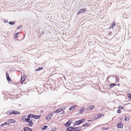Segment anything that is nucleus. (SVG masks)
<instances>
[{
	"label": "nucleus",
	"instance_id": "obj_1",
	"mask_svg": "<svg viewBox=\"0 0 131 131\" xmlns=\"http://www.w3.org/2000/svg\"><path fill=\"white\" fill-rule=\"evenodd\" d=\"M85 120V119L83 118L82 119H80L78 121H76L74 124L73 126H75L78 125L82 123H83L84 121Z\"/></svg>",
	"mask_w": 131,
	"mask_h": 131
},
{
	"label": "nucleus",
	"instance_id": "obj_2",
	"mask_svg": "<svg viewBox=\"0 0 131 131\" xmlns=\"http://www.w3.org/2000/svg\"><path fill=\"white\" fill-rule=\"evenodd\" d=\"M66 108V107H63L61 108H59L58 109H57L55 111H53V113H59L61 111H63Z\"/></svg>",
	"mask_w": 131,
	"mask_h": 131
},
{
	"label": "nucleus",
	"instance_id": "obj_3",
	"mask_svg": "<svg viewBox=\"0 0 131 131\" xmlns=\"http://www.w3.org/2000/svg\"><path fill=\"white\" fill-rule=\"evenodd\" d=\"M86 11L87 9L86 8H84L82 9H81L78 12L77 14L78 15L81 13H84L86 12Z\"/></svg>",
	"mask_w": 131,
	"mask_h": 131
},
{
	"label": "nucleus",
	"instance_id": "obj_4",
	"mask_svg": "<svg viewBox=\"0 0 131 131\" xmlns=\"http://www.w3.org/2000/svg\"><path fill=\"white\" fill-rule=\"evenodd\" d=\"M66 130L68 131H76V130L75 129V127L72 126H70L68 127Z\"/></svg>",
	"mask_w": 131,
	"mask_h": 131
},
{
	"label": "nucleus",
	"instance_id": "obj_5",
	"mask_svg": "<svg viewBox=\"0 0 131 131\" xmlns=\"http://www.w3.org/2000/svg\"><path fill=\"white\" fill-rule=\"evenodd\" d=\"M53 114L52 113H51L50 114L48 115L46 117V119L48 121H49L50 119V118L52 117Z\"/></svg>",
	"mask_w": 131,
	"mask_h": 131
},
{
	"label": "nucleus",
	"instance_id": "obj_6",
	"mask_svg": "<svg viewBox=\"0 0 131 131\" xmlns=\"http://www.w3.org/2000/svg\"><path fill=\"white\" fill-rule=\"evenodd\" d=\"M32 118L35 119H39L41 116V115H36L32 114Z\"/></svg>",
	"mask_w": 131,
	"mask_h": 131
},
{
	"label": "nucleus",
	"instance_id": "obj_7",
	"mask_svg": "<svg viewBox=\"0 0 131 131\" xmlns=\"http://www.w3.org/2000/svg\"><path fill=\"white\" fill-rule=\"evenodd\" d=\"M11 112H12V114H14V115L19 114L20 113V112H19L13 110H11Z\"/></svg>",
	"mask_w": 131,
	"mask_h": 131
},
{
	"label": "nucleus",
	"instance_id": "obj_8",
	"mask_svg": "<svg viewBox=\"0 0 131 131\" xmlns=\"http://www.w3.org/2000/svg\"><path fill=\"white\" fill-rule=\"evenodd\" d=\"M123 125L121 122H119L117 124V126L118 128H122L123 127Z\"/></svg>",
	"mask_w": 131,
	"mask_h": 131
},
{
	"label": "nucleus",
	"instance_id": "obj_9",
	"mask_svg": "<svg viewBox=\"0 0 131 131\" xmlns=\"http://www.w3.org/2000/svg\"><path fill=\"white\" fill-rule=\"evenodd\" d=\"M95 107V106L94 105H92V106H91L89 107H88L86 109L85 111H87V110H92Z\"/></svg>",
	"mask_w": 131,
	"mask_h": 131
},
{
	"label": "nucleus",
	"instance_id": "obj_10",
	"mask_svg": "<svg viewBox=\"0 0 131 131\" xmlns=\"http://www.w3.org/2000/svg\"><path fill=\"white\" fill-rule=\"evenodd\" d=\"M25 131H32V129L27 127H25L24 128Z\"/></svg>",
	"mask_w": 131,
	"mask_h": 131
},
{
	"label": "nucleus",
	"instance_id": "obj_11",
	"mask_svg": "<svg viewBox=\"0 0 131 131\" xmlns=\"http://www.w3.org/2000/svg\"><path fill=\"white\" fill-rule=\"evenodd\" d=\"M6 75L7 80L8 81H11V79L10 78L8 73L7 72L6 73Z\"/></svg>",
	"mask_w": 131,
	"mask_h": 131
},
{
	"label": "nucleus",
	"instance_id": "obj_12",
	"mask_svg": "<svg viewBox=\"0 0 131 131\" xmlns=\"http://www.w3.org/2000/svg\"><path fill=\"white\" fill-rule=\"evenodd\" d=\"M70 124H71L70 122L68 121L67 122L64 124V125L66 127H68L70 125Z\"/></svg>",
	"mask_w": 131,
	"mask_h": 131
},
{
	"label": "nucleus",
	"instance_id": "obj_13",
	"mask_svg": "<svg viewBox=\"0 0 131 131\" xmlns=\"http://www.w3.org/2000/svg\"><path fill=\"white\" fill-rule=\"evenodd\" d=\"M8 122L10 123H14L15 122V121L13 119H10L8 120Z\"/></svg>",
	"mask_w": 131,
	"mask_h": 131
},
{
	"label": "nucleus",
	"instance_id": "obj_14",
	"mask_svg": "<svg viewBox=\"0 0 131 131\" xmlns=\"http://www.w3.org/2000/svg\"><path fill=\"white\" fill-rule=\"evenodd\" d=\"M82 126L75 127L76 131H80L81 130Z\"/></svg>",
	"mask_w": 131,
	"mask_h": 131
},
{
	"label": "nucleus",
	"instance_id": "obj_15",
	"mask_svg": "<svg viewBox=\"0 0 131 131\" xmlns=\"http://www.w3.org/2000/svg\"><path fill=\"white\" fill-rule=\"evenodd\" d=\"M25 81V79L24 78V75H23V77H21L20 80V83L22 84V83L24 81Z\"/></svg>",
	"mask_w": 131,
	"mask_h": 131
},
{
	"label": "nucleus",
	"instance_id": "obj_16",
	"mask_svg": "<svg viewBox=\"0 0 131 131\" xmlns=\"http://www.w3.org/2000/svg\"><path fill=\"white\" fill-rule=\"evenodd\" d=\"M89 123H86L84 124L82 126L83 127L85 126H88L90 125L89 124Z\"/></svg>",
	"mask_w": 131,
	"mask_h": 131
},
{
	"label": "nucleus",
	"instance_id": "obj_17",
	"mask_svg": "<svg viewBox=\"0 0 131 131\" xmlns=\"http://www.w3.org/2000/svg\"><path fill=\"white\" fill-rule=\"evenodd\" d=\"M116 85V84L114 83H112L110 85V88H112L114 86Z\"/></svg>",
	"mask_w": 131,
	"mask_h": 131
},
{
	"label": "nucleus",
	"instance_id": "obj_18",
	"mask_svg": "<svg viewBox=\"0 0 131 131\" xmlns=\"http://www.w3.org/2000/svg\"><path fill=\"white\" fill-rule=\"evenodd\" d=\"M84 108L83 107L81 108L80 110L79 111V113H82L84 111Z\"/></svg>",
	"mask_w": 131,
	"mask_h": 131
},
{
	"label": "nucleus",
	"instance_id": "obj_19",
	"mask_svg": "<svg viewBox=\"0 0 131 131\" xmlns=\"http://www.w3.org/2000/svg\"><path fill=\"white\" fill-rule=\"evenodd\" d=\"M8 23L11 25H15V21H10L8 22Z\"/></svg>",
	"mask_w": 131,
	"mask_h": 131
},
{
	"label": "nucleus",
	"instance_id": "obj_20",
	"mask_svg": "<svg viewBox=\"0 0 131 131\" xmlns=\"http://www.w3.org/2000/svg\"><path fill=\"white\" fill-rule=\"evenodd\" d=\"M43 69V68L42 67H39L38 68L35 69V71H40L41 70H42Z\"/></svg>",
	"mask_w": 131,
	"mask_h": 131
},
{
	"label": "nucleus",
	"instance_id": "obj_21",
	"mask_svg": "<svg viewBox=\"0 0 131 131\" xmlns=\"http://www.w3.org/2000/svg\"><path fill=\"white\" fill-rule=\"evenodd\" d=\"M75 107H76L75 106H72L69 108V110L70 111H72L73 110H75Z\"/></svg>",
	"mask_w": 131,
	"mask_h": 131
},
{
	"label": "nucleus",
	"instance_id": "obj_22",
	"mask_svg": "<svg viewBox=\"0 0 131 131\" xmlns=\"http://www.w3.org/2000/svg\"><path fill=\"white\" fill-rule=\"evenodd\" d=\"M116 80L117 82H118L119 81V77L118 76L116 75L115 76Z\"/></svg>",
	"mask_w": 131,
	"mask_h": 131
},
{
	"label": "nucleus",
	"instance_id": "obj_23",
	"mask_svg": "<svg viewBox=\"0 0 131 131\" xmlns=\"http://www.w3.org/2000/svg\"><path fill=\"white\" fill-rule=\"evenodd\" d=\"M104 115L103 114H101L100 115H97V118H100L104 116Z\"/></svg>",
	"mask_w": 131,
	"mask_h": 131
},
{
	"label": "nucleus",
	"instance_id": "obj_24",
	"mask_svg": "<svg viewBox=\"0 0 131 131\" xmlns=\"http://www.w3.org/2000/svg\"><path fill=\"white\" fill-rule=\"evenodd\" d=\"M116 23H115V22L113 21L111 25L112 27V28H113L116 25Z\"/></svg>",
	"mask_w": 131,
	"mask_h": 131
},
{
	"label": "nucleus",
	"instance_id": "obj_25",
	"mask_svg": "<svg viewBox=\"0 0 131 131\" xmlns=\"http://www.w3.org/2000/svg\"><path fill=\"white\" fill-rule=\"evenodd\" d=\"M19 34V32H17L15 34V38H17L18 37Z\"/></svg>",
	"mask_w": 131,
	"mask_h": 131
},
{
	"label": "nucleus",
	"instance_id": "obj_26",
	"mask_svg": "<svg viewBox=\"0 0 131 131\" xmlns=\"http://www.w3.org/2000/svg\"><path fill=\"white\" fill-rule=\"evenodd\" d=\"M11 110H9V111H8L7 112H6V113L8 115H10V114H12V112H11Z\"/></svg>",
	"mask_w": 131,
	"mask_h": 131
},
{
	"label": "nucleus",
	"instance_id": "obj_27",
	"mask_svg": "<svg viewBox=\"0 0 131 131\" xmlns=\"http://www.w3.org/2000/svg\"><path fill=\"white\" fill-rule=\"evenodd\" d=\"M129 117L125 116L124 118V120L125 121H128L129 119Z\"/></svg>",
	"mask_w": 131,
	"mask_h": 131
},
{
	"label": "nucleus",
	"instance_id": "obj_28",
	"mask_svg": "<svg viewBox=\"0 0 131 131\" xmlns=\"http://www.w3.org/2000/svg\"><path fill=\"white\" fill-rule=\"evenodd\" d=\"M47 125H45L43 126V127L41 128L42 129L45 130L47 128Z\"/></svg>",
	"mask_w": 131,
	"mask_h": 131
},
{
	"label": "nucleus",
	"instance_id": "obj_29",
	"mask_svg": "<svg viewBox=\"0 0 131 131\" xmlns=\"http://www.w3.org/2000/svg\"><path fill=\"white\" fill-rule=\"evenodd\" d=\"M28 125L30 126H32L33 124V123L32 122H28Z\"/></svg>",
	"mask_w": 131,
	"mask_h": 131
},
{
	"label": "nucleus",
	"instance_id": "obj_30",
	"mask_svg": "<svg viewBox=\"0 0 131 131\" xmlns=\"http://www.w3.org/2000/svg\"><path fill=\"white\" fill-rule=\"evenodd\" d=\"M6 123H7V122H5L4 123L2 124H1L0 125V126L1 127H3L4 126L6 125H7Z\"/></svg>",
	"mask_w": 131,
	"mask_h": 131
},
{
	"label": "nucleus",
	"instance_id": "obj_31",
	"mask_svg": "<svg viewBox=\"0 0 131 131\" xmlns=\"http://www.w3.org/2000/svg\"><path fill=\"white\" fill-rule=\"evenodd\" d=\"M22 118L23 121L24 120L25 121L26 119V115H24V116L22 117Z\"/></svg>",
	"mask_w": 131,
	"mask_h": 131
},
{
	"label": "nucleus",
	"instance_id": "obj_32",
	"mask_svg": "<svg viewBox=\"0 0 131 131\" xmlns=\"http://www.w3.org/2000/svg\"><path fill=\"white\" fill-rule=\"evenodd\" d=\"M127 96L129 99H130V100H131V95L130 93H128L127 94Z\"/></svg>",
	"mask_w": 131,
	"mask_h": 131
},
{
	"label": "nucleus",
	"instance_id": "obj_33",
	"mask_svg": "<svg viewBox=\"0 0 131 131\" xmlns=\"http://www.w3.org/2000/svg\"><path fill=\"white\" fill-rule=\"evenodd\" d=\"M32 117V115L31 114L30 115H28L27 116V118L29 119H30L31 117Z\"/></svg>",
	"mask_w": 131,
	"mask_h": 131
},
{
	"label": "nucleus",
	"instance_id": "obj_34",
	"mask_svg": "<svg viewBox=\"0 0 131 131\" xmlns=\"http://www.w3.org/2000/svg\"><path fill=\"white\" fill-rule=\"evenodd\" d=\"M109 128V127H103L102 129L104 130H106L108 129Z\"/></svg>",
	"mask_w": 131,
	"mask_h": 131
},
{
	"label": "nucleus",
	"instance_id": "obj_35",
	"mask_svg": "<svg viewBox=\"0 0 131 131\" xmlns=\"http://www.w3.org/2000/svg\"><path fill=\"white\" fill-rule=\"evenodd\" d=\"M29 120H30V119H28V118H27L26 119V120H25V121H26V122H29Z\"/></svg>",
	"mask_w": 131,
	"mask_h": 131
},
{
	"label": "nucleus",
	"instance_id": "obj_36",
	"mask_svg": "<svg viewBox=\"0 0 131 131\" xmlns=\"http://www.w3.org/2000/svg\"><path fill=\"white\" fill-rule=\"evenodd\" d=\"M119 108L120 109H122L124 108V107L121 106H119Z\"/></svg>",
	"mask_w": 131,
	"mask_h": 131
},
{
	"label": "nucleus",
	"instance_id": "obj_37",
	"mask_svg": "<svg viewBox=\"0 0 131 131\" xmlns=\"http://www.w3.org/2000/svg\"><path fill=\"white\" fill-rule=\"evenodd\" d=\"M22 27V26H18L17 27V29H19L21 28Z\"/></svg>",
	"mask_w": 131,
	"mask_h": 131
},
{
	"label": "nucleus",
	"instance_id": "obj_38",
	"mask_svg": "<svg viewBox=\"0 0 131 131\" xmlns=\"http://www.w3.org/2000/svg\"><path fill=\"white\" fill-rule=\"evenodd\" d=\"M121 112V111L120 110H118L117 111V112L118 113H119Z\"/></svg>",
	"mask_w": 131,
	"mask_h": 131
},
{
	"label": "nucleus",
	"instance_id": "obj_39",
	"mask_svg": "<svg viewBox=\"0 0 131 131\" xmlns=\"http://www.w3.org/2000/svg\"><path fill=\"white\" fill-rule=\"evenodd\" d=\"M4 22L5 23H7L8 22V20H5V19H4Z\"/></svg>",
	"mask_w": 131,
	"mask_h": 131
},
{
	"label": "nucleus",
	"instance_id": "obj_40",
	"mask_svg": "<svg viewBox=\"0 0 131 131\" xmlns=\"http://www.w3.org/2000/svg\"><path fill=\"white\" fill-rule=\"evenodd\" d=\"M68 121H69V122H70L71 124L72 122H73V119H71Z\"/></svg>",
	"mask_w": 131,
	"mask_h": 131
},
{
	"label": "nucleus",
	"instance_id": "obj_41",
	"mask_svg": "<svg viewBox=\"0 0 131 131\" xmlns=\"http://www.w3.org/2000/svg\"><path fill=\"white\" fill-rule=\"evenodd\" d=\"M98 118H97V117L96 118L95 117H93V120H96Z\"/></svg>",
	"mask_w": 131,
	"mask_h": 131
},
{
	"label": "nucleus",
	"instance_id": "obj_42",
	"mask_svg": "<svg viewBox=\"0 0 131 131\" xmlns=\"http://www.w3.org/2000/svg\"><path fill=\"white\" fill-rule=\"evenodd\" d=\"M32 119L31 118V119H30V120H29V122H32Z\"/></svg>",
	"mask_w": 131,
	"mask_h": 131
},
{
	"label": "nucleus",
	"instance_id": "obj_43",
	"mask_svg": "<svg viewBox=\"0 0 131 131\" xmlns=\"http://www.w3.org/2000/svg\"><path fill=\"white\" fill-rule=\"evenodd\" d=\"M62 113L63 114H65V112L64 111H62Z\"/></svg>",
	"mask_w": 131,
	"mask_h": 131
},
{
	"label": "nucleus",
	"instance_id": "obj_44",
	"mask_svg": "<svg viewBox=\"0 0 131 131\" xmlns=\"http://www.w3.org/2000/svg\"><path fill=\"white\" fill-rule=\"evenodd\" d=\"M6 125H10V124H9V123L7 122V123H6Z\"/></svg>",
	"mask_w": 131,
	"mask_h": 131
},
{
	"label": "nucleus",
	"instance_id": "obj_45",
	"mask_svg": "<svg viewBox=\"0 0 131 131\" xmlns=\"http://www.w3.org/2000/svg\"><path fill=\"white\" fill-rule=\"evenodd\" d=\"M44 32L43 31H42V32H41V34H42L43 35V34H44Z\"/></svg>",
	"mask_w": 131,
	"mask_h": 131
},
{
	"label": "nucleus",
	"instance_id": "obj_46",
	"mask_svg": "<svg viewBox=\"0 0 131 131\" xmlns=\"http://www.w3.org/2000/svg\"><path fill=\"white\" fill-rule=\"evenodd\" d=\"M111 28H112V27L111 25L110 27V29H111Z\"/></svg>",
	"mask_w": 131,
	"mask_h": 131
},
{
	"label": "nucleus",
	"instance_id": "obj_47",
	"mask_svg": "<svg viewBox=\"0 0 131 131\" xmlns=\"http://www.w3.org/2000/svg\"><path fill=\"white\" fill-rule=\"evenodd\" d=\"M91 121H92L91 120H88V122H91Z\"/></svg>",
	"mask_w": 131,
	"mask_h": 131
},
{
	"label": "nucleus",
	"instance_id": "obj_48",
	"mask_svg": "<svg viewBox=\"0 0 131 131\" xmlns=\"http://www.w3.org/2000/svg\"><path fill=\"white\" fill-rule=\"evenodd\" d=\"M120 85V84H117V85L118 86H119Z\"/></svg>",
	"mask_w": 131,
	"mask_h": 131
},
{
	"label": "nucleus",
	"instance_id": "obj_49",
	"mask_svg": "<svg viewBox=\"0 0 131 131\" xmlns=\"http://www.w3.org/2000/svg\"><path fill=\"white\" fill-rule=\"evenodd\" d=\"M21 131H25L24 130H24H22Z\"/></svg>",
	"mask_w": 131,
	"mask_h": 131
},
{
	"label": "nucleus",
	"instance_id": "obj_50",
	"mask_svg": "<svg viewBox=\"0 0 131 131\" xmlns=\"http://www.w3.org/2000/svg\"><path fill=\"white\" fill-rule=\"evenodd\" d=\"M49 131H52L51 130H49Z\"/></svg>",
	"mask_w": 131,
	"mask_h": 131
},
{
	"label": "nucleus",
	"instance_id": "obj_51",
	"mask_svg": "<svg viewBox=\"0 0 131 131\" xmlns=\"http://www.w3.org/2000/svg\"><path fill=\"white\" fill-rule=\"evenodd\" d=\"M130 112H131V111Z\"/></svg>",
	"mask_w": 131,
	"mask_h": 131
}]
</instances>
